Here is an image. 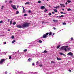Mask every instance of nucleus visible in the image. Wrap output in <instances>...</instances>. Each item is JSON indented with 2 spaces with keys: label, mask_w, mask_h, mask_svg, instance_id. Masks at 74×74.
Masks as SVG:
<instances>
[{
  "label": "nucleus",
  "mask_w": 74,
  "mask_h": 74,
  "mask_svg": "<svg viewBox=\"0 0 74 74\" xmlns=\"http://www.w3.org/2000/svg\"><path fill=\"white\" fill-rule=\"evenodd\" d=\"M29 25L30 23H25L23 24L22 26L20 25H18L17 26V27L18 28H20V29H22V28H25V27H28L29 26Z\"/></svg>",
  "instance_id": "obj_1"
},
{
  "label": "nucleus",
  "mask_w": 74,
  "mask_h": 74,
  "mask_svg": "<svg viewBox=\"0 0 74 74\" xmlns=\"http://www.w3.org/2000/svg\"><path fill=\"white\" fill-rule=\"evenodd\" d=\"M68 48V46H64L60 48V49L61 50H64L65 51H67V48Z\"/></svg>",
  "instance_id": "obj_2"
},
{
  "label": "nucleus",
  "mask_w": 74,
  "mask_h": 74,
  "mask_svg": "<svg viewBox=\"0 0 74 74\" xmlns=\"http://www.w3.org/2000/svg\"><path fill=\"white\" fill-rule=\"evenodd\" d=\"M48 34H49V33H46L45 34H44L42 38H47V37H48V36H48Z\"/></svg>",
  "instance_id": "obj_3"
},
{
  "label": "nucleus",
  "mask_w": 74,
  "mask_h": 74,
  "mask_svg": "<svg viewBox=\"0 0 74 74\" xmlns=\"http://www.w3.org/2000/svg\"><path fill=\"white\" fill-rule=\"evenodd\" d=\"M5 60L4 59H1L0 61V64H3V62H5Z\"/></svg>",
  "instance_id": "obj_4"
},
{
  "label": "nucleus",
  "mask_w": 74,
  "mask_h": 74,
  "mask_svg": "<svg viewBox=\"0 0 74 74\" xmlns=\"http://www.w3.org/2000/svg\"><path fill=\"white\" fill-rule=\"evenodd\" d=\"M11 5L12 7V8H13V9H14V10H16V6L12 5Z\"/></svg>",
  "instance_id": "obj_5"
},
{
  "label": "nucleus",
  "mask_w": 74,
  "mask_h": 74,
  "mask_svg": "<svg viewBox=\"0 0 74 74\" xmlns=\"http://www.w3.org/2000/svg\"><path fill=\"white\" fill-rule=\"evenodd\" d=\"M73 53L71 52H69L67 54V55H70V56H73Z\"/></svg>",
  "instance_id": "obj_6"
},
{
  "label": "nucleus",
  "mask_w": 74,
  "mask_h": 74,
  "mask_svg": "<svg viewBox=\"0 0 74 74\" xmlns=\"http://www.w3.org/2000/svg\"><path fill=\"white\" fill-rule=\"evenodd\" d=\"M45 7L44 6H42L40 7V9L41 10H44V9H45Z\"/></svg>",
  "instance_id": "obj_7"
},
{
  "label": "nucleus",
  "mask_w": 74,
  "mask_h": 74,
  "mask_svg": "<svg viewBox=\"0 0 74 74\" xmlns=\"http://www.w3.org/2000/svg\"><path fill=\"white\" fill-rule=\"evenodd\" d=\"M28 60L29 62H30L32 60V58H29V59Z\"/></svg>",
  "instance_id": "obj_8"
},
{
  "label": "nucleus",
  "mask_w": 74,
  "mask_h": 74,
  "mask_svg": "<svg viewBox=\"0 0 74 74\" xmlns=\"http://www.w3.org/2000/svg\"><path fill=\"white\" fill-rule=\"evenodd\" d=\"M53 22H55V23H56V22H58V20H53Z\"/></svg>",
  "instance_id": "obj_9"
},
{
  "label": "nucleus",
  "mask_w": 74,
  "mask_h": 74,
  "mask_svg": "<svg viewBox=\"0 0 74 74\" xmlns=\"http://www.w3.org/2000/svg\"><path fill=\"white\" fill-rule=\"evenodd\" d=\"M57 59L58 60H62V59L60 58H59L58 57H57Z\"/></svg>",
  "instance_id": "obj_10"
},
{
  "label": "nucleus",
  "mask_w": 74,
  "mask_h": 74,
  "mask_svg": "<svg viewBox=\"0 0 74 74\" xmlns=\"http://www.w3.org/2000/svg\"><path fill=\"white\" fill-rule=\"evenodd\" d=\"M30 4V2H27L26 3H25V5H27V4Z\"/></svg>",
  "instance_id": "obj_11"
},
{
  "label": "nucleus",
  "mask_w": 74,
  "mask_h": 74,
  "mask_svg": "<svg viewBox=\"0 0 74 74\" xmlns=\"http://www.w3.org/2000/svg\"><path fill=\"white\" fill-rule=\"evenodd\" d=\"M59 7H60V6H56V7H54V8H56V9H57V8H59Z\"/></svg>",
  "instance_id": "obj_12"
},
{
  "label": "nucleus",
  "mask_w": 74,
  "mask_h": 74,
  "mask_svg": "<svg viewBox=\"0 0 74 74\" xmlns=\"http://www.w3.org/2000/svg\"><path fill=\"white\" fill-rule=\"evenodd\" d=\"M16 41V40H14L12 41V44H14V42H15Z\"/></svg>",
  "instance_id": "obj_13"
},
{
  "label": "nucleus",
  "mask_w": 74,
  "mask_h": 74,
  "mask_svg": "<svg viewBox=\"0 0 74 74\" xmlns=\"http://www.w3.org/2000/svg\"><path fill=\"white\" fill-rule=\"evenodd\" d=\"M22 7H23V12L24 13L25 12V9L24 8V7H23V6H22Z\"/></svg>",
  "instance_id": "obj_14"
},
{
  "label": "nucleus",
  "mask_w": 74,
  "mask_h": 74,
  "mask_svg": "<svg viewBox=\"0 0 74 74\" xmlns=\"http://www.w3.org/2000/svg\"><path fill=\"white\" fill-rule=\"evenodd\" d=\"M67 10L68 11H72V10H71L70 8L68 9Z\"/></svg>",
  "instance_id": "obj_15"
},
{
  "label": "nucleus",
  "mask_w": 74,
  "mask_h": 74,
  "mask_svg": "<svg viewBox=\"0 0 74 74\" xmlns=\"http://www.w3.org/2000/svg\"><path fill=\"white\" fill-rule=\"evenodd\" d=\"M54 11L56 12H58V10L56 9H54Z\"/></svg>",
  "instance_id": "obj_16"
},
{
  "label": "nucleus",
  "mask_w": 74,
  "mask_h": 74,
  "mask_svg": "<svg viewBox=\"0 0 74 74\" xmlns=\"http://www.w3.org/2000/svg\"><path fill=\"white\" fill-rule=\"evenodd\" d=\"M47 51L46 50H45L44 51L42 52V53H47Z\"/></svg>",
  "instance_id": "obj_17"
},
{
  "label": "nucleus",
  "mask_w": 74,
  "mask_h": 74,
  "mask_svg": "<svg viewBox=\"0 0 74 74\" xmlns=\"http://www.w3.org/2000/svg\"><path fill=\"white\" fill-rule=\"evenodd\" d=\"M66 49H68V51H70V50L71 49V48H68L67 47V48H66Z\"/></svg>",
  "instance_id": "obj_18"
},
{
  "label": "nucleus",
  "mask_w": 74,
  "mask_h": 74,
  "mask_svg": "<svg viewBox=\"0 0 74 74\" xmlns=\"http://www.w3.org/2000/svg\"><path fill=\"white\" fill-rule=\"evenodd\" d=\"M38 42H39V43H42V42L41 41V40H39L38 41Z\"/></svg>",
  "instance_id": "obj_19"
},
{
  "label": "nucleus",
  "mask_w": 74,
  "mask_h": 74,
  "mask_svg": "<svg viewBox=\"0 0 74 74\" xmlns=\"http://www.w3.org/2000/svg\"><path fill=\"white\" fill-rule=\"evenodd\" d=\"M51 62V63H55V62L54 61H52Z\"/></svg>",
  "instance_id": "obj_20"
},
{
  "label": "nucleus",
  "mask_w": 74,
  "mask_h": 74,
  "mask_svg": "<svg viewBox=\"0 0 74 74\" xmlns=\"http://www.w3.org/2000/svg\"><path fill=\"white\" fill-rule=\"evenodd\" d=\"M15 24H16V22H14L13 23V25H15Z\"/></svg>",
  "instance_id": "obj_21"
},
{
  "label": "nucleus",
  "mask_w": 74,
  "mask_h": 74,
  "mask_svg": "<svg viewBox=\"0 0 74 74\" xmlns=\"http://www.w3.org/2000/svg\"><path fill=\"white\" fill-rule=\"evenodd\" d=\"M29 56L31 57V56H32V55L30 54H29L28 55V57H29Z\"/></svg>",
  "instance_id": "obj_22"
},
{
  "label": "nucleus",
  "mask_w": 74,
  "mask_h": 74,
  "mask_svg": "<svg viewBox=\"0 0 74 74\" xmlns=\"http://www.w3.org/2000/svg\"><path fill=\"white\" fill-rule=\"evenodd\" d=\"M52 32H50L49 34V36H51V35H52Z\"/></svg>",
  "instance_id": "obj_23"
},
{
  "label": "nucleus",
  "mask_w": 74,
  "mask_h": 74,
  "mask_svg": "<svg viewBox=\"0 0 74 74\" xmlns=\"http://www.w3.org/2000/svg\"><path fill=\"white\" fill-rule=\"evenodd\" d=\"M62 24L63 25H66V23H63Z\"/></svg>",
  "instance_id": "obj_24"
},
{
  "label": "nucleus",
  "mask_w": 74,
  "mask_h": 74,
  "mask_svg": "<svg viewBox=\"0 0 74 74\" xmlns=\"http://www.w3.org/2000/svg\"><path fill=\"white\" fill-rule=\"evenodd\" d=\"M67 2H68V3H71V1L68 0L67 1Z\"/></svg>",
  "instance_id": "obj_25"
},
{
  "label": "nucleus",
  "mask_w": 74,
  "mask_h": 74,
  "mask_svg": "<svg viewBox=\"0 0 74 74\" xmlns=\"http://www.w3.org/2000/svg\"><path fill=\"white\" fill-rule=\"evenodd\" d=\"M51 15H52V13H49V16H51Z\"/></svg>",
  "instance_id": "obj_26"
},
{
  "label": "nucleus",
  "mask_w": 74,
  "mask_h": 74,
  "mask_svg": "<svg viewBox=\"0 0 74 74\" xmlns=\"http://www.w3.org/2000/svg\"><path fill=\"white\" fill-rule=\"evenodd\" d=\"M16 14H19V12L18 11H17L16 12Z\"/></svg>",
  "instance_id": "obj_27"
},
{
  "label": "nucleus",
  "mask_w": 74,
  "mask_h": 74,
  "mask_svg": "<svg viewBox=\"0 0 74 74\" xmlns=\"http://www.w3.org/2000/svg\"><path fill=\"white\" fill-rule=\"evenodd\" d=\"M12 21L10 22V25H11L12 24Z\"/></svg>",
  "instance_id": "obj_28"
},
{
  "label": "nucleus",
  "mask_w": 74,
  "mask_h": 74,
  "mask_svg": "<svg viewBox=\"0 0 74 74\" xmlns=\"http://www.w3.org/2000/svg\"><path fill=\"white\" fill-rule=\"evenodd\" d=\"M24 16H27V14H25L24 15Z\"/></svg>",
  "instance_id": "obj_29"
},
{
  "label": "nucleus",
  "mask_w": 74,
  "mask_h": 74,
  "mask_svg": "<svg viewBox=\"0 0 74 74\" xmlns=\"http://www.w3.org/2000/svg\"><path fill=\"white\" fill-rule=\"evenodd\" d=\"M38 3H41V1H39L38 2Z\"/></svg>",
  "instance_id": "obj_30"
},
{
  "label": "nucleus",
  "mask_w": 74,
  "mask_h": 74,
  "mask_svg": "<svg viewBox=\"0 0 74 74\" xmlns=\"http://www.w3.org/2000/svg\"><path fill=\"white\" fill-rule=\"evenodd\" d=\"M63 16H64L63 15H62L61 16H59V17L60 18L61 17H63Z\"/></svg>",
  "instance_id": "obj_31"
},
{
  "label": "nucleus",
  "mask_w": 74,
  "mask_h": 74,
  "mask_svg": "<svg viewBox=\"0 0 74 74\" xmlns=\"http://www.w3.org/2000/svg\"><path fill=\"white\" fill-rule=\"evenodd\" d=\"M59 48H60V45L57 46V49H59Z\"/></svg>",
  "instance_id": "obj_32"
},
{
  "label": "nucleus",
  "mask_w": 74,
  "mask_h": 74,
  "mask_svg": "<svg viewBox=\"0 0 74 74\" xmlns=\"http://www.w3.org/2000/svg\"><path fill=\"white\" fill-rule=\"evenodd\" d=\"M60 5H61V7H62V6H63L64 4H60Z\"/></svg>",
  "instance_id": "obj_33"
},
{
  "label": "nucleus",
  "mask_w": 74,
  "mask_h": 74,
  "mask_svg": "<svg viewBox=\"0 0 74 74\" xmlns=\"http://www.w3.org/2000/svg\"><path fill=\"white\" fill-rule=\"evenodd\" d=\"M38 63H39V62L38 61H37V62H36V65L37 66L38 65Z\"/></svg>",
  "instance_id": "obj_34"
},
{
  "label": "nucleus",
  "mask_w": 74,
  "mask_h": 74,
  "mask_svg": "<svg viewBox=\"0 0 74 74\" xmlns=\"http://www.w3.org/2000/svg\"><path fill=\"white\" fill-rule=\"evenodd\" d=\"M27 51V49H25L24 50V52H26Z\"/></svg>",
  "instance_id": "obj_35"
},
{
  "label": "nucleus",
  "mask_w": 74,
  "mask_h": 74,
  "mask_svg": "<svg viewBox=\"0 0 74 74\" xmlns=\"http://www.w3.org/2000/svg\"><path fill=\"white\" fill-rule=\"evenodd\" d=\"M3 8H4V6H2L1 9L2 10H3Z\"/></svg>",
  "instance_id": "obj_36"
},
{
  "label": "nucleus",
  "mask_w": 74,
  "mask_h": 74,
  "mask_svg": "<svg viewBox=\"0 0 74 74\" xmlns=\"http://www.w3.org/2000/svg\"><path fill=\"white\" fill-rule=\"evenodd\" d=\"M7 44V42H5L3 43V44Z\"/></svg>",
  "instance_id": "obj_37"
},
{
  "label": "nucleus",
  "mask_w": 74,
  "mask_h": 74,
  "mask_svg": "<svg viewBox=\"0 0 74 74\" xmlns=\"http://www.w3.org/2000/svg\"><path fill=\"white\" fill-rule=\"evenodd\" d=\"M60 54L61 55H63V53H60Z\"/></svg>",
  "instance_id": "obj_38"
},
{
  "label": "nucleus",
  "mask_w": 74,
  "mask_h": 74,
  "mask_svg": "<svg viewBox=\"0 0 74 74\" xmlns=\"http://www.w3.org/2000/svg\"><path fill=\"white\" fill-rule=\"evenodd\" d=\"M12 3V1H9V3H10V4H11V3Z\"/></svg>",
  "instance_id": "obj_39"
},
{
  "label": "nucleus",
  "mask_w": 74,
  "mask_h": 74,
  "mask_svg": "<svg viewBox=\"0 0 74 74\" xmlns=\"http://www.w3.org/2000/svg\"><path fill=\"white\" fill-rule=\"evenodd\" d=\"M9 59H11V56H10L9 57Z\"/></svg>",
  "instance_id": "obj_40"
},
{
  "label": "nucleus",
  "mask_w": 74,
  "mask_h": 74,
  "mask_svg": "<svg viewBox=\"0 0 74 74\" xmlns=\"http://www.w3.org/2000/svg\"><path fill=\"white\" fill-rule=\"evenodd\" d=\"M28 12H29V13H30V12H31V11L30 10H29V11H28Z\"/></svg>",
  "instance_id": "obj_41"
},
{
  "label": "nucleus",
  "mask_w": 74,
  "mask_h": 74,
  "mask_svg": "<svg viewBox=\"0 0 74 74\" xmlns=\"http://www.w3.org/2000/svg\"><path fill=\"white\" fill-rule=\"evenodd\" d=\"M12 38H14V36H12Z\"/></svg>",
  "instance_id": "obj_42"
},
{
  "label": "nucleus",
  "mask_w": 74,
  "mask_h": 74,
  "mask_svg": "<svg viewBox=\"0 0 74 74\" xmlns=\"http://www.w3.org/2000/svg\"><path fill=\"white\" fill-rule=\"evenodd\" d=\"M39 66L40 67H41L42 66V64H40L39 65Z\"/></svg>",
  "instance_id": "obj_43"
},
{
  "label": "nucleus",
  "mask_w": 74,
  "mask_h": 74,
  "mask_svg": "<svg viewBox=\"0 0 74 74\" xmlns=\"http://www.w3.org/2000/svg\"><path fill=\"white\" fill-rule=\"evenodd\" d=\"M3 23V21H0V23Z\"/></svg>",
  "instance_id": "obj_44"
},
{
  "label": "nucleus",
  "mask_w": 74,
  "mask_h": 74,
  "mask_svg": "<svg viewBox=\"0 0 74 74\" xmlns=\"http://www.w3.org/2000/svg\"><path fill=\"white\" fill-rule=\"evenodd\" d=\"M62 55H63V56H65V57H66V55H65V54H63Z\"/></svg>",
  "instance_id": "obj_45"
},
{
  "label": "nucleus",
  "mask_w": 74,
  "mask_h": 74,
  "mask_svg": "<svg viewBox=\"0 0 74 74\" xmlns=\"http://www.w3.org/2000/svg\"><path fill=\"white\" fill-rule=\"evenodd\" d=\"M53 29L54 30H55V29H56V28L55 27H53Z\"/></svg>",
  "instance_id": "obj_46"
},
{
  "label": "nucleus",
  "mask_w": 74,
  "mask_h": 74,
  "mask_svg": "<svg viewBox=\"0 0 74 74\" xmlns=\"http://www.w3.org/2000/svg\"><path fill=\"white\" fill-rule=\"evenodd\" d=\"M71 40H73V38H71Z\"/></svg>",
  "instance_id": "obj_47"
},
{
  "label": "nucleus",
  "mask_w": 74,
  "mask_h": 74,
  "mask_svg": "<svg viewBox=\"0 0 74 74\" xmlns=\"http://www.w3.org/2000/svg\"><path fill=\"white\" fill-rule=\"evenodd\" d=\"M34 63H32V66H34Z\"/></svg>",
  "instance_id": "obj_48"
},
{
  "label": "nucleus",
  "mask_w": 74,
  "mask_h": 74,
  "mask_svg": "<svg viewBox=\"0 0 74 74\" xmlns=\"http://www.w3.org/2000/svg\"><path fill=\"white\" fill-rule=\"evenodd\" d=\"M54 35H55V33H53L52 36H54Z\"/></svg>",
  "instance_id": "obj_49"
},
{
  "label": "nucleus",
  "mask_w": 74,
  "mask_h": 74,
  "mask_svg": "<svg viewBox=\"0 0 74 74\" xmlns=\"http://www.w3.org/2000/svg\"><path fill=\"white\" fill-rule=\"evenodd\" d=\"M52 14H54V13H55V12H52Z\"/></svg>",
  "instance_id": "obj_50"
},
{
  "label": "nucleus",
  "mask_w": 74,
  "mask_h": 74,
  "mask_svg": "<svg viewBox=\"0 0 74 74\" xmlns=\"http://www.w3.org/2000/svg\"><path fill=\"white\" fill-rule=\"evenodd\" d=\"M69 71L70 72H71V70H69Z\"/></svg>",
  "instance_id": "obj_51"
},
{
  "label": "nucleus",
  "mask_w": 74,
  "mask_h": 74,
  "mask_svg": "<svg viewBox=\"0 0 74 74\" xmlns=\"http://www.w3.org/2000/svg\"><path fill=\"white\" fill-rule=\"evenodd\" d=\"M5 74H7V71H6V72H5Z\"/></svg>",
  "instance_id": "obj_52"
},
{
  "label": "nucleus",
  "mask_w": 74,
  "mask_h": 74,
  "mask_svg": "<svg viewBox=\"0 0 74 74\" xmlns=\"http://www.w3.org/2000/svg\"><path fill=\"white\" fill-rule=\"evenodd\" d=\"M65 4L66 5H67V2H66V3H65Z\"/></svg>",
  "instance_id": "obj_53"
},
{
  "label": "nucleus",
  "mask_w": 74,
  "mask_h": 74,
  "mask_svg": "<svg viewBox=\"0 0 74 74\" xmlns=\"http://www.w3.org/2000/svg\"><path fill=\"white\" fill-rule=\"evenodd\" d=\"M61 14H64V13L63 12H60Z\"/></svg>",
  "instance_id": "obj_54"
},
{
  "label": "nucleus",
  "mask_w": 74,
  "mask_h": 74,
  "mask_svg": "<svg viewBox=\"0 0 74 74\" xmlns=\"http://www.w3.org/2000/svg\"><path fill=\"white\" fill-rule=\"evenodd\" d=\"M8 22H9L10 21V19H8Z\"/></svg>",
  "instance_id": "obj_55"
},
{
  "label": "nucleus",
  "mask_w": 74,
  "mask_h": 74,
  "mask_svg": "<svg viewBox=\"0 0 74 74\" xmlns=\"http://www.w3.org/2000/svg\"><path fill=\"white\" fill-rule=\"evenodd\" d=\"M62 10L63 11H64V9H62Z\"/></svg>",
  "instance_id": "obj_56"
},
{
  "label": "nucleus",
  "mask_w": 74,
  "mask_h": 74,
  "mask_svg": "<svg viewBox=\"0 0 74 74\" xmlns=\"http://www.w3.org/2000/svg\"><path fill=\"white\" fill-rule=\"evenodd\" d=\"M45 11H47V9H45Z\"/></svg>",
  "instance_id": "obj_57"
},
{
  "label": "nucleus",
  "mask_w": 74,
  "mask_h": 74,
  "mask_svg": "<svg viewBox=\"0 0 74 74\" xmlns=\"http://www.w3.org/2000/svg\"><path fill=\"white\" fill-rule=\"evenodd\" d=\"M8 31H10V29H8Z\"/></svg>",
  "instance_id": "obj_58"
},
{
  "label": "nucleus",
  "mask_w": 74,
  "mask_h": 74,
  "mask_svg": "<svg viewBox=\"0 0 74 74\" xmlns=\"http://www.w3.org/2000/svg\"><path fill=\"white\" fill-rule=\"evenodd\" d=\"M63 6L64 7H65V6L63 5Z\"/></svg>",
  "instance_id": "obj_59"
},
{
  "label": "nucleus",
  "mask_w": 74,
  "mask_h": 74,
  "mask_svg": "<svg viewBox=\"0 0 74 74\" xmlns=\"http://www.w3.org/2000/svg\"><path fill=\"white\" fill-rule=\"evenodd\" d=\"M56 17H57V18H58V17H59V16H57Z\"/></svg>",
  "instance_id": "obj_60"
},
{
  "label": "nucleus",
  "mask_w": 74,
  "mask_h": 74,
  "mask_svg": "<svg viewBox=\"0 0 74 74\" xmlns=\"http://www.w3.org/2000/svg\"><path fill=\"white\" fill-rule=\"evenodd\" d=\"M63 14H66V13H64Z\"/></svg>",
  "instance_id": "obj_61"
},
{
  "label": "nucleus",
  "mask_w": 74,
  "mask_h": 74,
  "mask_svg": "<svg viewBox=\"0 0 74 74\" xmlns=\"http://www.w3.org/2000/svg\"><path fill=\"white\" fill-rule=\"evenodd\" d=\"M19 7V6L18 5L17 6V8H18Z\"/></svg>",
  "instance_id": "obj_62"
},
{
  "label": "nucleus",
  "mask_w": 74,
  "mask_h": 74,
  "mask_svg": "<svg viewBox=\"0 0 74 74\" xmlns=\"http://www.w3.org/2000/svg\"><path fill=\"white\" fill-rule=\"evenodd\" d=\"M20 73H23V72L21 71V72H20Z\"/></svg>",
  "instance_id": "obj_63"
},
{
  "label": "nucleus",
  "mask_w": 74,
  "mask_h": 74,
  "mask_svg": "<svg viewBox=\"0 0 74 74\" xmlns=\"http://www.w3.org/2000/svg\"><path fill=\"white\" fill-rule=\"evenodd\" d=\"M44 23H42V24Z\"/></svg>",
  "instance_id": "obj_64"
}]
</instances>
